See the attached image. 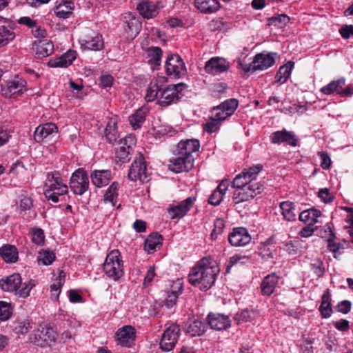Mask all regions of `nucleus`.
I'll use <instances>...</instances> for the list:
<instances>
[{"label": "nucleus", "mask_w": 353, "mask_h": 353, "mask_svg": "<svg viewBox=\"0 0 353 353\" xmlns=\"http://www.w3.org/2000/svg\"><path fill=\"white\" fill-rule=\"evenodd\" d=\"M0 256L6 263H14L18 259V252L14 246L7 245L0 248Z\"/></svg>", "instance_id": "79ce46f5"}, {"label": "nucleus", "mask_w": 353, "mask_h": 353, "mask_svg": "<svg viewBox=\"0 0 353 353\" xmlns=\"http://www.w3.org/2000/svg\"><path fill=\"white\" fill-rule=\"evenodd\" d=\"M219 272L220 268L216 259L211 256L203 257L191 269L188 281L200 290L206 291L214 285Z\"/></svg>", "instance_id": "f03ea898"}, {"label": "nucleus", "mask_w": 353, "mask_h": 353, "mask_svg": "<svg viewBox=\"0 0 353 353\" xmlns=\"http://www.w3.org/2000/svg\"><path fill=\"white\" fill-rule=\"evenodd\" d=\"M26 91V81L19 77L1 85V94L6 98L15 99Z\"/></svg>", "instance_id": "0eeeda50"}, {"label": "nucleus", "mask_w": 353, "mask_h": 353, "mask_svg": "<svg viewBox=\"0 0 353 353\" xmlns=\"http://www.w3.org/2000/svg\"><path fill=\"white\" fill-rule=\"evenodd\" d=\"M238 105L239 102L235 99L225 100L219 105L212 109V114L214 116V118H216L222 123L234 114Z\"/></svg>", "instance_id": "ddd939ff"}, {"label": "nucleus", "mask_w": 353, "mask_h": 353, "mask_svg": "<svg viewBox=\"0 0 353 353\" xmlns=\"http://www.w3.org/2000/svg\"><path fill=\"white\" fill-rule=\"evenodd\" d=\"M32 241L34 243L41 245L43 243L45 236L41 229L36 228L30 231Z\"/></svg>", "instance_id": "4d7b16f0"}, {"label": "nucleus", "mask_w": 353, "mask_h": 353, "mask_svg": "<svg viewBox=\"0 0 353 353\" xmlns=\"http://www.w3.org/2000/svg\"><path fill=\"white\" fill-rule=\"evenodd\" d=\"M229 187V181L223 180L209 197L208 202L212 205H219Z\"/></svg>", "instance_id": "2f4dec72"}, {"label": "nucleus", "mask_w": 353, "mask_h": 353, "mask_svg": "<svg viewBox=\"0 0 353 353\" xmlns=\"http://www.w3.org/2000/svg\"><path fill=\"white\" fill-rule=\"evenodd\" d=\"M36 53L38 56L48 57L54 51V45L47 39L39 40L35 43Z\"/></svg>", "instance_id": "ea45409f"}, {"label": "nucleus", "mask_w": 353, "mask_h": 353, "mask_svg": "<svg viewBox=\"0 0 353 353\" xmlns=\"http://www.w3.org/2000/svg\"><path fill=\"white\" fill-rule=\"evenodd\" d=\"M74 3L72 0H62L54 9L56 16L60 19H67L72 14Z\"/></svg>", "instance_id": "f704fd0d"}, {"label": "nucleus", "mask_w": 353, "mask_h": 353, "mask_svg": "<svg viewBox=\"0 0 353 353\" xmlns=\"http://www.w3.org/2000/svg\"><path fill=\"white\" fill-rule=\"evenodd\" d=\"M131 150L126 148L125 146H120L117 150L116 157L121 162H126L130 160Z\"/></svg>", "instance_id": "13d9d810"}, {"label": "nucleus", "mask_w": 353, "mask_h": 353, "mask_svg": "<svg viewBox=\"0 0 353 353\" xmlns=\"http://www.w3.org/2000/svg\"><path fill=\"white\" fill-rule=\"evenodd\" d=\"M249 194L252 195V199L254 198L256 195L260 194L263 190V187L259 183L252 181L249 183L248 186L246 187Z\"/></svg>", "instance_id": "680f3d73"}, {"label": "nucleus", "mask_w": 353, "mask_h": 353, "mask_svg": "<svg viewBox=\"0 0 353 353\" xmlns=\"http://www.w3.org/2000/svg\"><path fill=\"white\" fill-rule=\"evenodd\" d=\"M221 122L214 118L212 114L210 119L203 125V129L208 133L212 134L215 132L221 126Z\"/></svg>", "instance_id": "864d4df0"}, {"label": "nucleus", "mask_w": 353, "mask_h": 353, "mask_svg": "<svg viewBox=\"0 0 353 353\" xmlns=\"http://www.w3.org/2000/svg\"><path fill=\"white\" fill-rule=\"evenodd\" d=\"M161 236L157 233L150 234L145 241L144 249L148 253H152L161 244Z\"/></svg>", "instance_id": "c03bdc74"}, {"label": "nucleus", "mask_w": 353, "mask_h": 353, "mask_svg": "<svg viewBox=\"0 0 353 353\" xmlns=\"http://www.w3.org/2000/svg\"><path fill=\"white\" fill-rule=\"evenodd\" d=\"M318 156L321 159V166L324 170H328L332 164L331 159L327 152L321 151L318 152Z\"/></svg>", "instance_id": "338daca9"}, {"label": "nucleus", "mask_w": 353, "mask_h": 353, "mask_svg": "<svg viewBox=\"0 0 353 353\" xmlns=\"http://www.w3.org/2000/svg\"><path fill=\"white\" fill-rule=\"evenodd\" d=\"M321 216L320 210L315 208H310L303 210L299 214V220L307 225L313 226L318 222L319 218Z\"/></svg>", "instance_id": "c9c22d12"}, {"label": "nucleus", "mask_w": 353, "mask_h": 353, "mask_svg": "<svg viewBox=\"0 0 353 353\" xmlns=\"http://www.w3.org/2000/svg\"><path fill=\"white\" fill-rule=\"evenodd\" d=\"M180 334V328L177 324H172L163 332L160 347L164 352L172 350L176 345Z\"/></svg>", "instance_id": "9b49d317"}, {"label": "nucleus", "mask_w": 353, "mask_h": 353, "mask_svg": "<svg viewBox=\"0 0 353 353\" xmlns=\"http://www.w3.org/2000/svg\"><path fill=\"white\" fill-rule=\"evenodd\" d=\"M147 110L145 108H139L129 117V122L134 130L139 129L145 121Z\"/></svg>", "instance_id": "a19ab883"}, {"label": "nucleus", "mask_w": 353, "mask_h": 353, "mask_svg": "<svg viewBox=\"0 0 353 353\" xmlns=\"http://www.w3.org/2000/svg\"><path fill=\"white\" fill-rule=\"evenodd\" d=\"M118 118L117 116L112 117L106 125L105 136L110 143H114L119 135L117 131Z\"/></svg>", "instance_id": "72a5a7b5"}, {"label": "nucleus", "mask_w": 353, "mask_h": 353, "mask_svg": "<svg viewBox=\"0 0 353 353\" xmlns=\"http://www.w3.org/2000/svg\"><path fill=\"white\" fill-rule=\"evenodd\" d=\"M65 282V273L59 271V275L53 281L50 285L51 296L53 299H57L61 292L62 285Z\"/></svg>", "instance_id": "a18cd8bd"}, {"label": "nucleus", "mask_w": 353, "mask_h": 353, "mask_svg": "<svg viewBox=\"0 0 353 353\" xmlns=\"http://www.w3.org/2000/svg\"><path fill=\"white\" fill-rule=\"evenodd\" d=\"M136 336L135 330L130 325H125L116 332V340L122 346L130 347Z\"/></svg>", "instance_id": "4be33fe9"}, {"label": "nucleus", "mask_w": 353, "mask_h": 353, "mask_svg": "<svg viewBox=\"0 0 353 353\" xmlns=\"http://www.w3.org/2000/svg\"><path fill=\"white\" fill-rule=\"evenodd\" d=\"M32 206V201L30 198L28 196H21L20 198L19 204V210L21 214L23 212H26V211L30 210Z\"/></svg>", "instance_id": "e2e57ef3"}, {"label": "nucleus", "mask_w": 353, "mask_h": 353, "mask_svg": "<svg viewBox=\"0 0 353 353\" xmlns=\"http://www.w3.org/2000/svg\"><path fill=\"white\" fill-rule=\"evenodd\" d=\"M331 294L329 289L324 291L322 295V301L319 307V311L323 318L327 319L332 314V308L331 305Z\"/></svg>", "instance_id": "e433bc0d"}, {"label": "nucleus", "mask_w": 353, "mask_h": 353, "mask_svg": "<svg viewBox=\"0 0 353 353\" xmlns=\"http://www.w3.org/2000/svg\"><path fill=\"white\" fill-rule=\"evenodd\" d=\"M89 186L88 174L82 169L76 170L70 177V187L71 190L78 195H82Z\"/></svg>", "instance_id": "f8f14e48"}, {"label": "nucleus", "mask_w": 353, "mask_h": 353, "mask_svg": "<svg viewBox=\"0 0 353 353\" xmlns=\"http://www.w3.org/2000/svg\"><path fill=\"white\" fill-rule=\"evenodd\" d=\"M15 37L13 30H7L0 34V48L8 45Z\"/></svg>", "instance_id": "0e129e2a"}, {"label": "nucleus", "mask_w": 353, "mask_h": 353, "mask_svg": "<svg viewBox=\"0 0 353 353\" xmlns=\"http://www.w3.org/2000/svg\"><path fill=\"white\" fill-rule=\"evenodd\" d=\"M114 78L112 75L104 73L100 77V85L103 88H108L112 86Z\"/></svg>", "instance_id": "774afa93"}, {"label": "nucleus", "mask_w": 353, "mask_h": 353, "mask_svg": "<svg viewBox=\"0 0 353 353\" xmlns=\"http://www.w3.org/2000/svg\"><path fill=\"white\" fill-rule=\"evenodd\" d=\"M230 63L225 59L215 57L208 60L205 65V70L208 74H219L228 70Z\"/></svg>", "instance_id": "aec40b11"}, {"label": "nucleus", "mask_w": 353, "mask_h": 353, "mask_svg": "<svg viewBox=\"0 0 353 353\" xmlns=\"http://www.w3.org/2000/svg\"><path fill=\"white\" fill-rule=\"evenodd\" d=\"M345 84V79L341 78L337 80L332 81L327 85L322 87L320 92L325 95H330L336 92L341 97H350L352 94V90L350 87L343 90H340Z\"/></svg>", "instance_id": "f3484780"}, {"label": "nucleus", "mask_w": 353, "mask_h": 353, "mask_svg": "<svg viewBox=\"0 0 353 353\" xmlns=\"http://www.w3.org/2000/svg\"><path fill=\"white\" fill-rule=\"evenodd\" d=\"M0 285L3 291L15 292L22 298H26L30 295L32 289L35 286L32 281H28L22 283L21 276L19 274H13L0 281Z\"/></svg>", "instance_id": "7ed1b4c3"}, {"label": "nucleus", "mask_w": 353, "mask_h": 353, "mask_svg": "<svg viewBox=\"0 0 353 353\" xmlns=\"http://www.w3.org/2000/svg\"><path fill=\"white\" fill-rule=\"evenodd\" d=\"M92 183L97 188L107 185L111 179L109 170H94L90 176Z\"/></svg>", "instance_id": "cd10ccee"}, {"label": "nucleus", "mask_w": 353, "mask_h": 353, "mask_svg": "<svg viewBox=\"0 0 353 353\" xmlns=\"http://www.w3.org/2000/svg\"><path fill=\"white\" fill-rule=\"evenodd\" d=\"M141 29V23L135 14L128 12L123 16V34L130 40L134 39Z\"/></svg>", "instance_id": "4468645a"}, {"label": "nucleus", "mask_w": 353, "mask_h": 353, "mask_svg": "<svg viewBox=\"0 0 353 353\" xmlns=\"http://www.w3.org/2000/svg\"><path fill=\"white\" fill-rule=\"evenodd\" d=\"M271 142L272 143H287L291 146L296 145V139L294 134L287 130L276 131L270 136Z\"/></svg>", "instance_id": "bb28decb"}, {"label": "nucleus", "mask_w": 353, "mask_h": 353, "mask_svg": "<svg viewBox=\"0 0 353 353\" xmlns=\"http://www.w3.org/2000/svg\"><path fill=\"white\" fill-rule=\"evenodd\" d=\"M301 245V240L295 239L287 243L285 245V250L291 255L296 254Z\"/></svg>", "instance_id": "052dcab7"}, {"label": "nucleus", "mask_w": 353, "mask_h": 353, "mask_svg": "<svg viewBox=\"0 0 353 353\" xmlns=\"http://www.w3.org/2000/svg\"><path fill=\"white\" fill-rule=\"evenodd\" d=\"M294 65V62L288 61L286 64L281 66L276 74L275 81L281 84L285 83L291 75Z\"/></svg>", "instance_id": "37998d69"}, {"label": "nucleus", "mask_w": 353, "mask_h": 353, "mask_svg": "<svg viewBox=\"0 0 353 353\" xmlns=\"http://www.w3.org/2000/svg\"><path fill=\"white\" fill-rule=\"evenodd\" d=\"M249 261V258L245 255L234 254L230 258L229 265L227 268V272H230V268L236 264H245Z\"/></svg>", "instance_id": "5fc2aeb1"}, {"label": "nucleus", "mask_w": 353, "mask_h": 353, "mask_svg": "<svg viewBox=\"0 0 353 353\" xmlns=\"http://www.w3.org/2000/svg\"><path fill=\"white\" fill-rule=\"evenodd\" d=\"M165 72L168 75L180 78L186 73L185 63L178 54H171L165 61Z\"/></svg>", "instance_id": "2eb2a0df"}, {"label": "nucleus", "mask_w": 353, "mask_h": 353, "mask_svg": "<svg viewBox=\"0 0 353 353\" xmlns=\"http://www.w3.org/2000/svg\"><path fill=\"white\" fill-rule=\"evenodd\" d=\"M12 314V308L9 303L0 301V320L6 321Z\"/></svg>", "instance_id": "6e6d98bb"}, {"label": "nucleus", "mask_w": 353, "mask_h": 353, "mask_svg": "<svg viewBox=\"0 0 353 353\" xmlns=\"http://www.w3.org/2000/svg\"><path fill=\"white\" fill-rule=\"evenodd\" d=\"M196 201L195 196H190L176 204H171L168 208V213L172 219L183 218L193 207Z\"/></svg>", "instance_id": "9d476101"}, {"label": "nucleus", "mask_w": 353, "mask_h": 353, "mask_svg": "<svg viewBox=\"0 0 353 353\" xmlns=\"http://www.w3.org/2000/svg\"><path fill=\"white\" fill-rule=\"evenodd\" d=\"M195 7L205 14H211L216 12L220 8L219 0H194Z\"/></svg>", "instance_id": "7c9ffc66"}, {"label": "nucleus", "mask_w": 353, "mask_h": 353, "mask_svg": "<svg viewBox=\"0 0 353 353\" xmlns=\"http://www.w3.org/2000/svg\"><path fill=\"white\" fill-rule=\"evenodd\" d=\"M161 8L163 6L156 0H141L137 5L140 14L148 19L155 17Z\"/></svg>", "instance_id": "dca6fc26"}, {"label": "nucleus", "mask_w": 353, "mask_h": 353, "mask_svg": "<svg viewBox=\"0 0 353 353\" xmlns=\"http://www.w3.org/2000/svg\"><path fill=\"white\" fill-rule=\"evenodd\" d=\"M279 277L275 274L266 276L261 285L263 294L270 296L275 291L279 285Z\"/></svg>", "instance_id": "473e14b6"}, {"label": "nucleus", "mask_w": 353, "mask_h": 353, "mask_svg": "<svg viewBox=\"0 0 353 353\" xmlns=\"http://www.w3.org/2000/svg\"><path fill=\"white\" fill-rule=\"evenodd\" d=\"M199 147V141L197 139L182 140L177 145V154L193 157L192 154L197 152Z\"/></svg>", "instance_id": "b1692460"}, {"label": "nucleus", "mask_w": 353, "mask_h": 353, "mask_svg": "<svg viewBox=\"0 0 353 353\" xmlns=\"http://www.w3.org/2000/svg\"><path fill=\"white\" fill-rule=\"evenodd\" d=\"M233 201L235 203H239L252 199L246 188H236L233 194Z\"/></svg>", "instance_id": "3c124183"}, {"label": "nucleus", "mask_w": 353, "mask_h": 353, "mask_svg": "<svg viewBox=\"0 0 353 353\" xmlns=\"http://www.w3.org/2000/svg\"><path fill=\"white\" fill-rule=\"evenodd\" d=\"M148 177L145 162L143 155L139 153L130 168L128 178L131 181L145 182L148 181Z\"/></svg>", "instance_id": "1a4fd4ad"}, {"label": "nucleus", "mask_w": 353, "mask_h": 353, "mask_svg": "<svg viewBox=\"0 0 353 353\" xmlns=\"http://www.w3.org/2000/svg\"><path fill=\"white\" fill-rule=\"evenodd\" d=\"M68 192V186L63 182L58 172L48 174L44 185V194L48 200L53 203L59 201V196Z\"/></svg>", "instance_id": "20e7f679"}, {"label": "nucleus", "mask_w": 353, "mask_h": 353, "mask_svg": "<svg viewBox=\"0 0 353 353\" xmlns=\"http://www.w3.org/2000/svg\"><path fill=\"white\" fill-rule=\"evenodd\" d=\"M205 328L206 326L203 322L195 320L187 326L186 331L191 336H196L202 335L205 332Z\"/></svg>", "instance_id": "de8ad7c7"}, {"label": "nucleus", "mask_w": 353, "mask_h": 353, "mask_svg": "<svg viewBox=\"0 0 353 353\" xmlns=\"http://www.w3.org/2000/svg\"><path fill=\"white\" fill-rule=\"evenodd\" d=\"M228 240L232 246H245L250 242L251 236L246 228H236L230 234Z\"/></svg>", "instance_id": "412c9836"}, {"label": "nucleus", "mask_w": 353, "mask_h": 353, "mask_svg": "<svg viewBox=\"0 0 353 353\" xmlns=\"http://www.w3.org/2000/svg\"><path fill=\"white\" fill-rule=\"evenodd\" d=\"M55 259V255L49 250H41L37 256V262L39 265H49Z\"/></svg>", "instance_id": "09e8293b"}, {"label": "nucleus", "mask_w": 353, "mask_h": 353, "mask_svg": "<svg viewBox=\"0 0 353 353\" xmlns=\"http://www.w3.org/2000/svg\"><path fill=\"white\" fill-rule=\"evenodd\" d=\"M118 190L119 183L117 182L112 183L105 191L103 203L105 204H109L111 207H114L119 195Z\"/></svg>", "instance_id": "58836bf2"}, {"label": "nucleus", "mask_w": 353, "mask_h": 353, "mask_svg": "<svg viewBox=\"0 0 353 353\" xmlns=\"http://www.w3.org/2000/svg\"><path fill=\"white\" fill-rule=\"evenodd\" d=\"M57 127L53 123H46L39 125L34 131V139L39 142L43 141L49 135L57 132Z\"/></svg>", "instance_id": "c756f323"}, {"label": "nucleus", "mask_w": 353, "mask_h": 353, "mask_svg": "<svg viewBox=\"0 0 353 353\" xmlns=\"http://www.w3.org/2000/svg\"><path fill=\"white\" fill-rule=\"evenodd\" d=\"M183 282L181 279H177L172 282L170 287V291L165 300V305L167 307H172L176 303L178 296L182 292Z\"/></svg>", "instance_id": "c85d7f7f"}, {"label": "nucleus", "mask_w": 353, "mask_h": 353, "mask_svg": "<svg viewBox=\"0 0 353 353\" xmlns=\"http://www.w3.org/2000/svg\"><path fill=\"white\" fill-rule=\"evenodd\" d=\"M272 23L279 28L286 26L290 21V17L286 14H279L271 19Z\"/></svg>", "instance_id": "69168bd1"}, {"label": "nucleus", "mask_w": 353, "mask_h": 353, "mask_svg": "<svg viewBox=\"0 0 353 353\" xmlns=\"http://www.w3.org/2000/svg\"><path fill=\"white\" fill-rule=\"evenodd\" d=\"M79 43L83 50H101L104 45L102 36L95 33L81 37Z\"/></svg>", "instance_id": "a211bd4d"}, {"label": "nucleus", "mask_w": 353, "mask_h": 353, "mask_svg": "<svg viewBox=\"0 0 353 353\" xmlns=\"http://www.w3.org/2000/svg\"><path fill=\"white\" fill-rule=\"evenodd\" d=\"M154 130H155V133L157 135L161 137V136H172L174 134V129L168 125H161L158 127H154Z\"/></svg>", "instance_id": "bf43d9fd"}, {"label": "nucleus", "mask_w": 353, "mask_h": 353, "mask_svg": "<svg viewBox=\"0 0 353 353\" xmlns=\"http://www.w3.org/2000/svg\"><path fill=\"white\" fill-rule=\"evenodd\" d=\"M76 58V52L69 50L59 57L50 59L48 62V65L50 68H67L72 63Z\"/></svg>", "instance_id": "5701e85b"}, {"label": "nucleus", "mask_w": 353, "mask_h": 353, "mask_svg": "<svg viewBox=\"0 0 353 353\" xmlns=\"http://www.w3.org/2000/svg\"><path fill=\"white\" fill-rule=\"evenodd\" d=\"M103 270L110 279L118 281L123 276V261L118 250L110 251L103 263Z\"/></svg>", "instance_id": "39448f33"}, {"label": "nucleus", "mask_w": 353, "mask_h": 353, "mask_svg": "<svg viewBox=\"0 0 353 353\" xmlns=\"http://www.w3.org/2000/svg\"><path fill=\"white\" fill-rule=\"evenodd\" d=\"M56 331L47 326L39 325L29 340L31 343L41 347L51 346L57 339Z\"/></svg>", "instance_id": "423d86ee"}, {"label": "nucleus", "mask_w": 353, "mask_h": 353, "mask_svg": "<svg viewBox=\"0 0 353 353\" xmlns=\"http://www.w3.org/2000/svg\"><path fill=\"white\" fill-rule=\"evenodd\" d=\"M208 320L210 327L215 330H226L231 325L229 317L222 314H210Z\"/></svg>", "instance_id": "393cba45"}, {"label": "nucleus", "mask_w": 353, "mask_h": 353, "mask_svg": "<svg viewBox=\"0 0 353 353\" xmlns=\"http://www.w3.org/2000/svg\"><path fill=\"white\" fill-rule=\"evenodd\" d=\"M261 170L262 166L259 164L247 169H243V170L234 179L232 187L234 188H246L249 183L256 179Z\"/></svg>", "instance_id": "6e6552de"}, {"label": "nucleus", "mask_w": 353, "mask_h": 353, "mask_svg": "<svg viewBox=\"0 0 353 353\" xmlns=\"http://www.w3.org/2000/svg\"><path fill=\"white\" fill-rule=\"evenodd\" d=\"M167 82L165 77L154 79L146 89L145 99L148 102L157 101L161 106H168L176 103L183 96L186 85L183 83L172 84L164 88Z\"/></svg>", "instance_id": "f257e3e1"}, {"label": "nucleus", "mask_w": 353, "mask_h": 353, "mask_svg": "<svg viewBox=\"0 0 353 353\" xmlns=\"http://www.w3.org/2000/svg\"><path fill=\"white\" fill-rule=\"evenodd\" d=\"M279 206L284 219L288 221H293L296 219V210L294 203L283 201Z\"/></svg>", "instance_id": "4c0bfd02"}, {"label": "nucleus", "mask_w": 353, "mask_h": 353, "mask_svg": "<svg viewBox=\"0 0 353 353\" xmlns=\"http://www.w3.org/2000/svg\"><path fill=\"white\" fill-rule=\"evenodd\" d=\"M178 156L170 161L169 169L175 172L180 173L191 170L194 165V157H185L177 154Z\"/></svg>", "instance_id": "6ab92c4d"}, {"label": "nucleus", "mask_w": 353, "mask_h": 353, "mask_svg": "<svg viewBox=\"0 0 353 353\" xmlns=\"http://www.w3.org/2000/svg\"><path fill=\"white\" fill-rule=\"evenodd\" d=\"M256 315L254 310H244L237 313L235 321L238 324L252 321Z\"/></svg>", "instance_id": "8fccbe9b"}, {"label": "nucleus", "mask_w": 353, "mask_h": 353, "mask_svg": "<svg viewBox=\"0 0 353 353\" xmlns=\"http://www.w3.org/2000/svg\"><path fill=\"white\" fill-rule=\"evenodd\" d=\"M147 56L148 59V63L154 66H159L161 61L162 50L159 47H151L149 48L147 51Z\"/></svg>", "instance_id": "49530a36"}, {"label": "nucleus", "mask_w": 353, "mask_h": 353, "mask_svg": "<svg viewBox=\"0 0 353 353\" xmlns=\"http://www.w3.org/2000/svg\"><path fill=\"white\" fill-rule=\"evenodd\" d=\"M30 327V323L28 321H17L14 323L13 331L19 336L26 334Z\"/></svg>", "instance_id": "603ef678"}, {"label": "nucleus", "mask_w": 353, "mask_h": 353, "mask_svg": "<svg viewBox=\"0 0 353 353\" xmlns=\"http://www.w3.org/2000/svg\"><path fill=\"white\" fill-rule=\"evenodd\" d=\"M274 54L265 52L257 54L253 60V65L255 70H263L272 66L275 62Z\"/></svg>", "instance_id": "a878e982"}]
</instances>
